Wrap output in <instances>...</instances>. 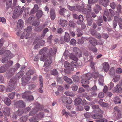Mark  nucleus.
I'll list each match as a JSON object with an SVG mask.
<instances>
[{"instance_id":"nucleus-1","label":"nucleus","mask_w":122,"mask_h":122,"mask_svg":"<svg viewBox=\"0 0 122 122\" xmlns=\"http://www.w3.org/2000/svg\"><path fill=\"white\" fill-rule=\"evenodd\" d=\"M99 73L97 72L93 73V75L90 73L84 74L81 76V83L82 84V86L85 88L88 87L89 86L87 85L89 83V80H91L93 76L95 78H96L97 77Z\"/></svg>"},{"instance_id":"nucleus-2","label":"nucleus","mask_w":122,"mask_h":122,"mask_svg":"<svg viewBox=\"0 0 122 122\" xmlns=\"http://www.w3.org/2000/svg\"><path fill=\"white\" fill-rule=\"evenodd\" d=\"M57 51L56 48H54L53 50L51 48H50L49 50L48 55L49 56V59H48L44 63V66L46 67L50 66L52 63V57L53 56H55Z\"/></svg>"},{"instance_id":"nucleus-3","label":"nucleus","mask_w":122,"mask_h":122,"mask_svg":"<svg viewBox=\"0 0 122 122\" xmlns=\"http://www.w3.org/2000/svg\"><path fill=\"white\" fill-rule=\"evenodd\" d=\"M17 85L16 79L13 78L11 79L9 82L6 91L7 92H11L15 90Z\"/></svg>"},{"instance_id":"nucleus-4","label":"nucleus","mask_w":122,"mask_h":122,"mask_svg":"<svg viewBox=\"0 0 122 122\" xmlns=\"http://www.w3.org/2000/svg\"><path fill=\"white\" fill-rule=\"evenodd\" d=\"M70 57L75 61H72L71 62V65L72 67L76 68L79 67L80 66V64L77 62L78 60V58L75 55L72 54H71L70 56Z\"/></svg>"},{"instance_id":"nucleus-5","label":"nucleus","mask_w":122,"mask_h":122,"mask_svg":"<svg viewBox=\"0 0 122 122\" xmlns=\"http://www.w3.org/2000/svg\"><path fill=\"white\" fill-rule=\"evenodd\" d=\"M43 108V106L39 104H37L36 105V106L33 109H32L29 114V115L33 116L35 114L37 113L39 111H40Z\"/></svg>"},{"instance_id":"nucleus-6","label":"nucleus","mask_w":122,"mask_h":122,"mask_svg":"<svg viewBox=\"0 0 122 122\" xmlns=\"http://www.w3.org/2000/svg\"><path fill=\"white\" fill-rule=\"evenodd\" d=\"M92 117L94 119H97L96 120L97 122H107V119L101 118L102 117V114L98 113L94 114L93 115Z\"/></svg>"},{"instance_id":"nucleus-7","label":"nucleus","mask_w":122,"mask_h":122,"mask_svg":"<svg viewBox=\"0 0 122 122\" xmlns=\"http://www.w3.org/2000/svg\"><path fill=\"white\" fill-rule=\"evenodd\" d=\"M114 20L115 21L113 23V27L115 28L117 25V22L120 28L122 29V19L117 16H115L114 17Z\"/></svg>"},{"instance_id":"nucleus-8","label":"nucleus","mask_w":122,"mask_h":122,"mask_svg":"<svg viewBox=\"0 0 122 122\" xmlns=\"http://www.w3.org/2000/svg\"><path fill=\"white\" fill-rule=\"evenodd\" d=\"M61 99L63 102L65 104H71L72 102V99L70 97H63L61 98Z\"/></svg>"},{"instance_id":"nucleus-9","label":"nucleus","mask_w":122,"mask_h":122,"mask_svg":"<svg viewBox=\"0 0 122 122\" xmlns=\"http://www.w3.org/2000/svg\"><path fill=\"white\" fill-rule=\"evenodd\" d=\"M24 7H21L19 6H17L15 7V12L19 14V15H21L22 14L24 9Z\"/></svg>"},{"instance_id":"nucleus-10","label":"nucleus","mask_w":122,"mask_h":122,"mask_svg":"<svg viewBox=\"0 0 122 122\" xmlns=\"http://www.w3.org/2000/svg\"><path fill=\"white\" fill-rule=\"evenodd\" d=\"M73 50L77 56L79 57L82 56V53L78 48L77 47H74Z\"/></svg>"},{"instance_id":"nucleus-11","label":"nucleus","mask_w":122,"mask_h":122,"mask_svg":"<svg viewBox=\"0 0 122 122\" xmlns=\"http://www.w3.org/2000/svg\"><path fill=\"white\" fill-rule=\"evenodd\" d=\"M67 8L70 10L72 11L75 10L78 11L80 10L81 6L77 5L74 6H71L69 5H68Z\"/></svg>"},{"instance_id":"nucleus-12","label":"nucleus","mask_w":122,"mask_h":122,"mask_svg":"<svg viewBox=\"0 0 122 122\" xmlns=\"http://www.w3.org/2000/svg\"><path fill=\"white\" fill-rule=\"evenodd\" d=\"M30 79V76H28L26 77H22L21 80L22 85L23 86L25 85Z\"/></svg>"},{"instance_id":"nucleus-13","label":"nucleus","mask_w":122,"mask_h":122,"mask_svg":"<svg viewBox=\"0 0 122 122\" xmlns=\"http://www.w3.org/2000/svg\"><path fill=\"white\" fill-rule=\"evenodd\" d=\"M5 53L6 54V57L3 58L2 61V62L3 63H5L7 62L8 57L10 54V51L8 50H6Z\"/></svg>"},{"instance_id":"nucleus-14","label":"nucleus","mask_w":122,"mask_h":122,"mask_svg":"<svg viewBox=\"0 0 122 122\" xmlns=\"http://www.w3.org/2000/svg\"><path fill=\"white\" fill-rule=\"evenodd\" d=\"M88 41L92 45L95 46L97 44V41L94 38L92 37L88 39Z\"/></svg>"},{"instance_id":"nucleus-15","label":"nucleus","mask_w":122,"mask_h":122,"mask_svg":"<svg viewBox=\"0 0 122 122\" xmlns=\"http://www.w3.org/2000/svg\"><path fill=\"white\" fill-rule=\"evenodd\" d=\"M59 24L62 26L64 27L66 26L67 25V22L65 20H63L62 19H60L58 21Z\"/></svg>"},{"instance_id":"nucleus-16","label":"nucleus","mask_w":122,"mask_h":122,"mask_svg":"<svg viewBox=\"0 0 122 122\" xmlns=\"http://www.w3.org/2000/svg\"><path fill=\"white\" fill-rule=\"evenodd\" d=\"M98 0H88V2L89 5L87 6V8L89 10V12L91 11V5L90 4L95 3L97 2Z\"/></svg>"},{"instance_id":"nucleus-17","label":"nucleus","mask_w":122,"mask_h":122,"mask_svg":"<svg viewBox=\"0 0 122 122\" xmlns=\"http://www.w3.org/2000/svg\"><path fill=\"white\" fill-rule=\"evenodd\" d=\"M50 17L51 19L53 20L55 18L56 15L55 10L53 9H51L50 11Z\"/></svg>"},{"instance_id":"nucleus-18","label":"nucleus","mask_w":122,"mask_h":122,"mask_svg":"<svg viewBox=\"0 0 122 122\" xmlns=\"http://www.w3.org/2000/svg\"><path fill=\"white\" fill-rule=\"evenodd\" d=\"M10 109L9 107H5L3 112L4 115L5 116H9L10 115Z\"/></svg>"},{"instance_id":"nucleus-19","label":"nucleus","mask_w":122,"mask_h":122,"mask_svg":"<svg viewBox=\"0 0 122 122\" xmlns=\"http://www.w3.org/2000/svg\"><path fill=\"white\" fill-rule=\"evenodd\" d=\"M32 28L31 26H28L27 29L24 30V32L25 31L27 32L25 36V38L26 39H27L30 37V36H28V37L27 36V35H28V34H29L30 32V31L31 30Z\"/></svg>"},{"instance_id":"nucleus-20","label":"nucleus","mask_w":122,"mask_h":122,"mask_svg":"<svg viewBox=\"0 0 122 122\" xmlns=\"http://www.w3.org/2000/svg\"><path fill=\"white\" fill-rule=\"evenodd\" d=\"M64 41L66 42H69L70 39V38L69 34L67 32H65L64 37Z\"/></svg>"},{"instance_id":"nucleus-21","label":"nucleus","mask_w":122,"mask_h":122,"mask_svg":"<svg viewBox=\"0 0 122 122\" xmlns=\"http://www.w3.org/2000/svg\"><path fill=\"white\" fill-rule=\"evenodd\" d=\"M49 31V30L48 28H45V29L43 31V33L41 35V37H40V39L39 38H38V37H37L36 38V40H40L43 37L45 36V34L46 33L48 32Z\"/></svg>"},{"instance_id":"nucleus-22","label":"nucleus","mask_w":122,"mask_h":122,"mask_svg":"<svg viewBox=\"0 0 122 122\" xmlns=\"http://www.w3.org/2000/svg\"><path fill=\"white\" fill-rule=\"evenodd\" d=\"M109 2V1L108 0H100L99 2L100 4L106 7L108 5Z\"/></svg>"},{"instance_id":"nucleus-23","label":"nucleus","mask_w":122,"mask_h":122,"mask_svg":"<svg viewBox=\"0 0 122 122\" xmlns=\"http://www.w3.org/2000/svg\"><path fill=\"white\" fill-rule=\"evenodd\" d=\"M103 68L104 71L107 72L109 68V66L107 62H104L103 64Z\"/></svg>"},{"instance_id":"nucleus-24","label":"nucleus","mask_w":122,"mask_h":122,"mask_svg":"<svg viewBox=\"0 0 122 122\" xmlns=\"http://www.w3.org/2000/svg\"><path fill=\"white\" fill-rule=\"evenodd\" d=\"M17 105L20 108H23L25 106L24 103L22 100H20L17 102Z\"/></svg>"},{"instance_id":"nucleus-25","label":"nucleus","mask_w":122,"mask_h":122,"mask_svg":"<svg viewBox=\"0 0 122 122\" xmlns=\"http://www.w3.org/2000/svg\"><path fill=\"white\" fill-rule=\"evenodd\" d=\"M3 101L6 105L8 106L10 105L11 103L10 100L7 97H5Z\"/></svg>"},{"instance_id":"nucleus-26","label":"nucleus","mask_w":122,"mask_h":122,"mask_svg":"<svg viewBox=\"0 0 122 122\" xmlns=\"http://www.w3.org/2000/svg\"><path fill=\"white\" fill-rule=\"evenodd\" d=\"M82 99L80 97H78L76 98L75 100L74 104L75 105H78L80 104L82 101Z\"/></svg>"},{"instance_id":"nucleus-27","label":"nucleus","mask_w":122,"mask_h":122,"mask_svg":"<svg viewBox=\"0 0 122 122\" xmlns=\"http://www.w3.org/2000/svg\"><path fill=\"white\" fill-rule=\"evenodd\" d=\"M122 90V87L120 85L117 84L116 86L115 90V92L117 93H120Z\"/></svg>"},{"instance_id":"nucleus-28","label":"nucleus","mask_w":122,"mask_h":122,"mask_svg":"<svg viewBox=\"0 0 122 122\" xmlns=\"http://www.w3.org/2000/svg\"><path fill=\"white\" fill-rule=\"evenodd\" d=\"M68 11L64 8L61 9L59 11V13L61 15H66Z\"/></svg>"},{"instance_id":"nucleus-29","label":"nucleus","mask_w":122,"mask_h":122,"mask_svg":"<svg viewBox=\"0 0 122 122\" xmlns=\"http://www.w3.org/2000/svg\"><path fill=\"white\" fill-rule=\"evenodd\" d=\"M78 11L82 12L83 13L86 14H87L88 13V11L85 8L83 7L82 6H81V8Z\"/></svg>"},{"instance_id":"nucleus-30","label":"nucleus","mask_w":122,"mask_h":122,"mask_svg":"<svg viewBox=\"0 0 122 122\" xmlns=\"http://www.w3.org/2000/svg\"><path fill=\"white\" fill-rule=\"evenodd\" d=\"M37 18L39 19L41 18L42 15V12L41 10H39L37 12L36 14Z\"/></svg>"},{"instance_id":"nucleus-31","label":"nucleus","mask_w":122,"mask_h":122,"mask_svg":"<svg viewBox=\"0 0 122 122\" xmlns=\"http://www.w3.org/2000/svg\"><path fill=\"white\" fill-rule=\"evenodd\" d=\"M12 0H7L6 3V9H8L11 6L12 4Z\"/></svg>"},{"instance_id":"nucleus-32","label":"nucleus","mask_w":122,"mask_h":122,"mask_svg":"<svg viewBox=\"0 0 122 122\" xmlns=\"http://www.w3.org/2000/svg\"><path fill=\"white\" fill-rule=\"evenodd\" d=\"M114 101V103L116 104L120 103L121 102L120 99L117 96L115 97Z\"/></svg>"},{"instance_id":"nucleus-33","label":"nucleus","mask_w":122,"mask_h":122,"mask_svg":"<svg viewBox=\"0 0 122 122\" xmlns=\"http://www.w3.org/2000/svg\"><path fill=\"white\" fill-rule=\"evenodd\" d=\"M48 48L47 47H44L41 49L39 52V54L41 55L46 51L48 50Z\"/></svg>"},{"instance_id":"nucleus-34","label":"nucleus","mask_w":122,"mask_h":122,"mask_svg":"<svg viewBox=\"0 0 122 122\" xmlns=\"http://www.w3.org/2000/svg\"><path fill=\"white\" fill-rule=\"evenodd\" d=\"M72 78L73 81L75 82H78L79 81L80 79L79 77L75 75H74L72 76Z\"/></svg>"},{"instance_id":"nucleus-35","label":"nucleus","mask_w":122,"mask_h":122,"mask_svg":"<svg viewBox=\"0 0 122 122\" xmlns=\"http://www.w3.org/2000/svg\"><path fill=\"white\" fill-rule=\"evenodd\" d=\"M24 110L23 109H19L16 112L17 114L19 116L22 115L24 113Z\"/></svg>"},{"instance_id":"nucleus-36","label":"nucleus","mask_w":122,"mask_h":122,"mask_svg":"<svg viewBox=\"0 0 122 122\" xmlns=\"http://www.w3.org/2000/svg\"><path fill=\"white\" fill-rule=\"evenodd\" d=\"M44 117V113L43 112H41L38 115L37 117L36 118H37V120H39Z\"/></svg>"},{"instance_id":"nucleus-37","label":"nucleus","mask_w":122,"mask_h":122,"mask_svg":"<svg viewBox=\"0 0 122 122\" xmlns=\"http://www.w3.org/2000/svg\"><path fill=\"white\" fill-rule=\"evenodd\" d=\"M78 19L79 20V22H80L79 23H78L79 22H77V23L78 24H80L84 20V18L83 16L81 15H80L78 17Z\"/></svg>"},{"instance_id":"nucleus-38","label":"nucleus","mask_w":122,"mask_h":122,"mask_svg":"<svg viewBox=\"0 0 122 122\" xmlns=\"http://www.w3.org/2000/svg\"><path fill=\"white\" fill-rule=\"evenodd\" d=\"M115 73V70L114 67L111 68L109 71V74L111 76H112L114 75Z\"/></svg>"},{"instance_id":"nucleus-39","label":"nucleus","mask_w":122,"mask_h":122,"mask_svg":"<svg viewBox=\"0 0 122 122\" xmlns=\"http://www.w3.org/2000/svg\"><path fill=\"white\" fill-rule=\"evenodd\" d=\"M23 20L21 19L18 20L17 23V26H19L20 27H23Z\"/></svg>"},{"instance_id":"nucleus-40","label":"nucleus","mask_w":122,"mask_h":122,"mask_svg":"<svg viewBox=\"0 0 122 122\" xmlns=\"http://www.w3.org/2000/svg\"><path fill=\"white\" fill-rule=\"evenodd\" d=\"M84 38L83 37H81L80 38L78 39L77 43L78 44H82L84 42Z\"/></svg>"},{"instance_id":"nucleus-41","label":"nucleus","mask_w":122,"mask_h":122,"mask_svg":"<svg viewBox=\"0 0 122 122\" xmlns=\"http://www.w3.org/2000/svg\"><path fill=\"white\" fill-rule=\"evenodd\" d=\"M27 117L26 116H22L20 119V122H25L27 120Z\"/></svg>"},{"instance_id":"nucleus-42","label":"nucleus","mask_w":122,"mask_h":122,"mask_svg":"<svg viewBox=\"0 0 122 122\" xmlns=\"http://www.w3.org/2000/svg\"><path fill=\"white\" fill-rule=\"evenodd\" d=\"M35 18V16L32 15L28 19L27 21L28 23H31Z\"/></svg>"},{"instance_id":"nucleus-43","label":"nucleus","mask_w":122,"mask_h":122,"mask_svg":"<svg viewBox=\"0 0 122 122\" xmlns=\"http://www.w3.org/2000/svg\"><path fill=\"white\" fill-rule=\"evenodd\" d=\"M43 86V84L41 82L40 83L39 88L38 90V91L41 93H42L43 92V90L42 89Z\"/></svg>"},{"instance_id":"nucleus-44","label":"nucleus","mask_w":122,"mask_h":122,"mask_svg":"<svg viewBox=\"0 0 122 122\" xmlns=\"http://www.w3.org/2000/svg\"><path fill=\"white\" fill-rule=\"evenodd\" d=\"M103 22L102 18V17H99L98 19L97 24L98 26H101L102 25L101 23Z\"/></svg>"},{"instance_id":"nucleus-45","label":"nucleus","mask_w":122,"mask_h":122,"mask_svg":"<svg viewBox=\"0 0 122 122\" xmlns=\"http://www.w3.org/2000/svg\"><path fill=\"white\" fill-rule=\"evenodd\" d=\"M7 62V63L6 64V66L7 67L11 66L13 64V61H9Z\"/></svg>"},{"instance_id":"nucleus-46","label":"nucleus","mask_w":122,"mask_h":122,"mask_svg":"<svg viewBox=\"0 0 122 122\" xmlns=\"http://www.w3.org/2000/svg\"><path fill=\"white\" fill-rule=\"evenodd\" d=\"M99 107V106L97 105H93L92 106V108L94 109V112L95 113L96 112L98 109Z\"/></svg>"},{"instance_id":"nucleus-47","label":"nucleus","mask_w":122,"mask_h":122,"mask_svg":"<svg viewBox=\"0 0 122 122\" xmlns=\"http://www.w3.org/2000/svg\"><path fill=\"white\" fill-rule=\"evenodd\" d=\"M34 71L32 70H30L26 73V74L28 76H30L33 75L34 72Z\"/></svg>"},{"instance_id":"nucleus-48","label":"nucleus","mask_w":122,"mask_h":122,"mask_svg":"<svg viewBox=\"0 0 122 122\" xmlns=\"http://www.w3.org/2000/svg\"><path fill=\"white\" fill-rule=\"evenodd\" d=\"M23 72L22 71L18 73L16 75V76L19 78H21L23 75Z\"/></svg>"},{"instance_id":"nucleus-49","label":"nucleus","mask_w":122,"mask_h":122,"mask_svg":"<svg viewBox=\"0 0 122 122\" xmlns=\"http://www.w3.org/2000/svg\"><path fill=\"white\" fill-rule=\"evenodd\" d=\"M120 78V76L119 75H115L113 78L114 82H116L118 81L119 80Z\"/></svg>"},{"instance_id":"nucleus-50","label":"nucleus","mask_w":122,"mask_h":122,"mask_svg":"<svg viewBox=\"0 0 122 122\" xmlns=\"http://www.w3.org/2000/svg\"><path fill=\"white\" fill-rule=\"evenodd\" d=\"M86 57L84 56V58L85 61H91L92 59V56H86Z\"/></svg>"},{"instance_id":"nucleus-51","label":"nucleus","mask_w":122,"mask_h":122,"mask_svg":"<svg viewBox=\"0 0 122 122\" xmlns=\"http://www.w3.org/2000/svg\"><path fill=\"white\" fill-rule=\"evenodd\" d=\"M16 71L15 69L14 68H12L9 70V73L12 75H13L15 73Z\"/></svg>"},{"instance_id":"nucleus-52","label":"nucleus","mask_w":122,"mask_h":122,"mask_svg":"<svg viewBox=\"0 0 122 122\" xmlns=\"http://www.w3.org/2000/svg\"><path fill=\"white\" fill-rule=\"evenodd\" d=\"M51 73L52 75L55 76L57 75L58 72L56 69H54L53 70L51 71Z\"/></svg>"},{"instance_id":"nucleus-53","label":"nucleus","mask_w":122,"mask_h":122,"mask_svg":"<svg viewBox=\"0 0 122 122\" xmlns=\"http://www.w3.org/2000/svg\"><path fill=\"white\" fill-rule=\"evenodd\" d=\"M64 94L67 96L72 97L74 96V94L73 93L69 91H66L64 92Z\"/></svg>"},{"instance_id":"nucleus-54","label":"nucleus","mask_w":122,"mask_h":122,"mask_svg":"<svg viewBox=\"0 0 122 122\" xmlns=\"http://www.w3.org/2000/svg\"><path fill=\"white\" fill-rule=\"evenodd\" d=\"M47 58L48 57H47L45 55H43L41 56L40 58V60L41 61L44 62L47 59H48Z\"/></svg>"},{"instance_id":"nucleus-55","label":"nucleus","mask_w":122,"mask_h":122,"mask_svg":"<svg viewBox=\"0 0 122 122\" xmlns=\"http://www.w3.org/2000/svg\"><path fill=\"white\" fill-rule=\"evenodd\" d=\"M15 93L14 92H13L10 93L8 97L11 99H13L15 97Z\"/></svg>"},{"instance_id":"nucleus-56","label":"nucleus","mask_w":122,"mask_h":122,"mask_svg":"<svg viewBox=\"0 0 122 122\" xmlns=\"http://www.w3.org/2000/svg\"><path fill=\"white\" fill-rule=\"evenodd\" d=\"M20 15L15 12L12 16V18L14 19H16L18 18Z\"/></svg>"},{"instance_id":"nucleus-57","label":"nucleus","mask_w":122,"mask_h":122,"mask_svg":"<svg viewBox=\"0 0 122 122\" xmlns=\"http://www.w3.org/2000/svg\"><path fill=\"white\" fill-rule=\"evenodd\" d=\"M32 108V106H29V107H27L24 110L25 112V113L28 112Z\"/></svg>"},{"instance_id":"nucleus-58","label":"nucleus","mask_w":122,"mask_h":122,"mask_svg":"<svg viewBox=\"0 0 122 122\" xmlns=\"http://www.w3.org/2000/svg\"><path fill=\"white\" fill-rule=\"evenodd\" d=\"M98 103L102 107H106L107 106V103L105 102H98Z\"/></svg>"},{"instance_id":"nucleus-59","label":"nucleus","mask_w":122,"mask_h":122,"mask_svg":"<svg viewBox=\"0 0 122 122\" xmlns=\"http://www.w3.org/2000/svg\"><path fill=\"white\" fill-rule=\"evenodd\" d=\"M91 17L90 18H87V25L89 26H91L92 24V20H91Z\"/></svg>"},{"instance_id":"nucleus-60","label":"nucleus","mask_w":122,"mask_h":122,"mask_svg":"<svg viewBox=\"0 0 122 122\" xmlns=\"http://www.w3.org/2000/svg\"><path fill=\"white\" fill-rule=\"evenodd\" d=\"M92 35L95 36L97 33L96 31L94 29H92L90 31Z\"/></svg>"},{"instance_id":"nucleus-61","label":"nucleus","mask_w":122,"mask_h":122,"mask_svg":"<svg viewBox=\"0 0 122 122\" xmlns=\"http://www.w3.org/2000/svg\"><path fill=\"white\" fill-rule=\"evenodd\" d=\"M69 25L70 26L74 27L75 26V24L72 21H70L69 22Z\"/></svg>"},{"instance_id":"nucleus-62","label":"nucleus","mask_w":122,"mask_h":122,"mask_svg":"<svg viewBox=\"0 0 122 122\" xmlns=\"http://www.w3.org/2000/svg\"><path fill=\"white\" fill-rule=\"evenodd\" d=\"M76 110L77 111H81L83 110V107L81 106H77L76 108Z\"/></svg>"},{"instance_id":"nucleus-63","label":"nucleus","mask_w":122,"mask_h":122,"mask_svg":"<svg viewBox=\"0 0 122 122\" xmlns=\"http://www.w3.org/2000/svg\"><path fill=\"white\" fill-rule=\"evenodd\" d=\"M71 88L73 91H76L77 89L78 86L75 85H74L72 86Z\"/></svg>"},{"instance_id":"nucleus-64","label":"nucleus","mask_w":122,"mask_h":122,"mask_svg":"<svg viewBox=\"0 0 122 122\" xmlns=\"http://www.w3.org/2000/svg\"><path fill=\"white\" fill-rule=\"evenodd\" d=\"M117 73L120 74L122 73V69L120 68H118L117 69L116 71Z\"/></svg>"}]
</instances>
